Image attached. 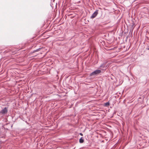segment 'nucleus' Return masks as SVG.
Returning <instances> with one entry per match:
<instances>
[{"label":"nucleus","instance_id":"obj_1","mask_svg":"<svg viewBox=\"0 0 149 149\" xmlns=\"http://www.w3.org/2000/svg\"><path fill=\"white\" fill-rule=\"evenodd\" d=\"M21 49V48L18 49L17 47L12 48V50H10V54L12 55H14L16 54L17 52Z\"/></svg>","mask_w":149,"mask_h":149},{"label":"nucleus","instance_id":"obj_2","mask_svg":"<svg viewBox=\"0 0 149 149\" xmlns=\"http://www.w3.org/2000/svg\"><path fill=\"white\" fill-rule=\"evenodd\" d=\"M101 72V71L100 70H97L94 71L92 72L91 73L90 75L91 76H92L94 75H97L98 74L100 73Z\"/></svg>","mask_w":149,"mask_h":149},{"label":"nucleus","instance_id":"obj_3","mask_svg":"<svg viewBox=\"0 0 149 149\" xmlns=\"http://www.w3.org/2000/svg\"><path fill=\"white\" fill-rule=\"evenodd\" d=\"M8 112L7 108L5 107L0 111V114L4 115Z\"/></svg>","mask_w":149,"mask_h":149},{"label":"nucleus","instance_id":"obj_4","mask_svg":"<svg viewBox=\"0 0 149 149\" xmlns=\"http://www.w3.org/2000/svg\"><path fill=\"white\" fill-rule=\"evenodd\" d=\"M98 10H97L95 11L92 14L91 16V18L93 19L95 18L98 14Z\"/></svg>","mask_w":149,"mask_h":149},{"label":"nucleus","instance_id":"obj_5","mask_svg":"<svg viewBox=\"0 0 149 149\" xmlns=\"http://www.w3.org/2000/svg\"><path fill=\"white\" fill-rule=\"evenodd\" d=\"M79 142L80 143H82L84 142V139L83 137H81L80 139Z\"/></svg>","mask_w":149,"mask_h":149},{"label":"nucleus","instance_id":"obj_6","mask_svg":"<svg viewBox=\"0 0 149 149\" xmlns=\"http://www.w3.org/2000/svg\"><path fill=\"white\" fill-rule=\"evenodd\" d=\"M110 105V103L109 102H107L104 103V106L106 107H108Z\"/></svg>","mask_w":149,"mask_h":149},{"label":"nucleus","instance_id":"obj_7","mask_svg":"<svg viewBox=\"0 0 149 149\" xmlns=\"http://www.w3.org/2000/svg\"><path fill=\"white\" fill-rule=\"evenodd\" d=\"M147 47L146 48V49L147 50H149V45H148L147 44Z\"/></svg>","mask_w":149,"mask_h":149},{"label":"nucleus","instance_id":"obj_8","mask_svg":"<svg viewBox=\"0 0 149 149\" xmlns=\"http://www.w3.org/2000/svg\"><path fill=\"white\" fill-rule=\"evenodd\" d=\"M40 49V48H39V49H36V50H34V51H33V52H36L38 51L39 50V49Z\"/></svg>","mask_w":149,"mask_h":149},{"label":"nucleus","instance_id":"obj_9","mask_svg":"<svg viewBox=\"0 0 149 149\" xmlns=\"http://www.w3.org/2000/svg\"><path fill=\"white\" fill-rule=\"evenodd\" d=\"M81 136H83V134L81 133H80V134H79Z\"/></svg>","mask_w":149,"mask_h":149},{"label":"nucleus","instance_id":"obj_10","mask_svg":"<svg viewBox=\"0 0 149 149\" xmlns=\"http://www.w3.org/2000/svg\"><path fill=\"white\" fill-rule=\"evenodd\" d=\"M103 65H101L100 66V67H102Z\"/></svg>","mask_w":149,"mask_h":149}]
</instances>
